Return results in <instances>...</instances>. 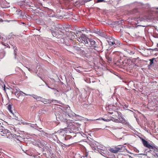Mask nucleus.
<instances>
[{"instance_id":"obj_1","label":"nucleus","mask_w":158,"mask_h":158,"mask_svg":"<svg viewBox=\"0 0 158 158\" xmlns=\"http://www.w3.org/2000/svg\"><path fill=\"white\" fill-rule=\"evenodd\" d=\"M80 40L81 42L85 44L86 46L91 47L96 52H98L99 51L96 42L93 39H89L85 35L82 34Z\"/></svg>"},{"instance_id":"obj_2","label":"nucleus","mask_w":158,"mask_h":158,"mask_svg":"<svg viewBox=\"0 0 158 158\" xmlns=\"http://www.w3.org/2000/svg\"><path fill=\"white\" fill-rule=\"evenodd\" d=\"M56 116L60 120L64 122H67V120H68L70 117V115L65 111H62L60 113L57 114Z\"/></svg>"},{"instance_id":"obj_3","label":"nucleus","mask_w":158,"mask_h":158,"mask_svg":"<svg viewBox=\"0 0 158 158\" xmlns=\"http://www.w3.org/2000/svg\"><path fill=\"white\" fill-rule=\"evenodd\" d=\"M114 115L113 116L114 118H113L112 120L115 122H118V121H119V123H122L123 124L125 123V121L124 118L122 117V114L121 112L117 111L114 112Z\"/></svg>"},{"instance_id":"obj_4","label":"nucleus","mask_w":158,"mask_h":158,"mask_svg":"<svg viewBox=\"0 0 158 158\" xmlns=\"http://www.w3.org/2000/svg\"><path fill=\"white\" fill-rule=\"evenodd\" d=\"M122 147H115L113 148H111L109 149V151L112 153H116L118 151H121L122 150Z\"/></svg>"},{"instance_id":"obj_5","label":"nucleus","mask_w":158,"mask_h":158,"mask_svg":"<svg viewBox=\"0 0 158 158\" xmlns=\"http://www.w3.org/2000/svg\"><path fill=\"white\" fill-rule=\"evenodd\" d=\"M142 142L144 146L150 149H153L154 146L151 145L148 143V141L143 139Z\"/></svg>"},{"instance_id":"obj_6","label":"nucleus","mask_w":158,"mask_h":158,"mask_svg":"<svg viewBox=\"0 0 158 158\" xmlns=\"http://www.w3.org/2000/svg\"><path fill=\"white\" fill-rule=\"evenodd\" d=\"M40 101L43 102L44 104H46L47 103H50L53 101L57 102L56 100H54L53 99H48L43 98H42V99H41V100Z\"/></svg>"},{"instance_id":"obj_7","label":"nucleus","mask_w":158,"mask_h":158,"mask_svg":"<svg viewBox=\"0 0 158 158\" xmlns=\"http://www.w3.org/2000/svg\"><path fill=\"white\" fill-rule=\"evenodd\" d=\"M26 95H29L33 97L35 100L37 101H40L41 99H42V98L41 97L37 96V95L35 94H25Z\"/></svg>"},{"instance_id":"obj_8","label":"nucleus","mask_w":158,"mask_h":158,"mask_svg":"<svg viewBox=\"0 0 158 158\" xmlns=\"http://www.w3.org/2000/svg\"><path fill=\"white\" fill-rule=\"evenodd\" d=\"M108 44L110 46L114 45V47H115L116 45L118 44L119 43L118 40H114L113 41H109L108 42Z\"/></svg>"},{"instance_id":"obj_9","label":"nucleus","mask_w":158,"mask_h":158,"mask_svg":"<svg viewBox=\"0 0 158 158\" xmlns=\"http://www.w3.org/2000/svg\"><path fill=\"white\" fill-rule=\"evenodd\" d=\"M9 131L6 129H2L0 130V134L2 136H4V135L6 134L9 133Z\"/></svg>"},{"instance_id":"obj_10","label":"nucleus","mask_w":158,"mask_h":158,"mask_svg":"<svg viewBox=\"0 0 158 158\" xmlns=\"http://www.w3.org/2000/svg\"><path fill=\"white\" fill-rule=\"evenodd\" d=\"M10 112V113L11 116H12L13 118H17V115L18 114L14 110H13Z\"/></svg>"},{"instance_id":"obj_11","label":"nucleus","mask_w":158,"mask_h":158,"mask_svg":"<svg viewBox=\"0 0 158 158\" xmlns=\"http://www.w3.org/2000/svg\"><path fill=\"white\" fill-rule=\"evenodd\" d=\"M150 151L152 154V156L153 158H158V153H155L153 152L152 150L150 149Z\"/></svg>"},{"instance_id":"obj_12","label":"nucleus","mask_w":158,"mask_h":158,"mask_svg":"<svg viewBox=\"0 0 158 158\" xmlns=\"http://www.w3.org/2000/svg\"><path fill=\"white\" fill-rule=\"evenodd\" d=\"M13 93L14 94L16 95V94H17V95L19 97V94H22V93H23L25 95V93H24L23 91H19V90H16V92H15L14 91L13 92Z\"/></svg>"},{"instance_id":"obj_13","label":"nucleus","mask_w":158,"mask_h":158,"mask_svg":"<svg viewBox=\"0 0 158 158\" xmlns=\"http://www.w3.org/2000/svg\"><path fill=\"white\" fill-rule=\"evenodd\" d=\"M75 69L78 72H81L82 71V69L80 66L75 67Z\"/></svg>"},{"instance_id":"obj_14","label":"nucleus","mask_w":158,"mask_h":158,"mask_svg":"<svg viewBox=\"0 0 158 158\" xmlns=\"http://www.w3.org/2000/svg\"><path fill=\"white\" fill-rule=\"evenodd\" d=\"M13 49L14 50V55H15V59L16 58V56L17 53V49L16 47H13Z\"/></svg>"},{"instance_id":"obj_15","label":"nucleus","mask_w":158,"mask_h":158,"mask_svg":"<svg viewBox=\"0 0 158 158\" xmlns=\"http://www.w3.org/2000/svg\"><path fill=\"white\" fill-rule=\"evenodd\" d=\"M137 6L140 8L144 7V5L142 3L139 2L137 4Z\"/></svg>"},{"instance_id":"obj_16","label":"nucleus","mask_w":158,"mask_h":158,"mask_svg":"<svg viewBox=\"0 0 158 158\" xmlns=\"http://www.w3.org/2000/svg\"><path fill=\"white\" fill-rule=\"evenodd\" d=\"M110 0H107L106 1H105V0H97L96 1V2L97 3L100 2H110Z\"/></svg>"},{"instance_id":"obj_17","label":"nucleus","mask_w":158,"mask_h":158,"mask_svg":"<svg viewBox=\"0 0 158 158\" xmlns=\"http://www.w3.org/2000/svg\"><path fill=\"white\" fill-rule=\"evenodd\" d=\"M155 60L156 62V60H155V59L154 58L152 59H150L149 60V61H150V65H151L153 63V60Z\"/></svg>"},{"instance_id":"obj_18","label":"nucleus","mask_w":158,"mask_h":158,"mask_svg":"<svg viewBox=\"0 0 158 158\" xmlns=\"http://www.w3.org/2000/svg\"><path fill=\"white\" fill-rule=\"evenodd\" d=\"M8 109L10 112L13 110H12V105H11L9 104L8 105Z\"/></svg>"},{"instance_id":"obj_19","label":"nucleus","mask_w":158,"mask_h":158,"mask_svg":"<svg viewBox=\"0 0 158 158\" xmlns=\"http://www.w3.org/2000/svg\"><path fill=\"white\" fill-rule=\"evenodd\" d=\"M127 52L131 55H133L135 53L134 52L130 50H128Z\"/></svg>"},{"instance_id":"obj_20","label":"nucleus","mask_w":158,"mask_h":158,"mask_svg":"<svg viewBox=\"0 0 158 158\" xmlns=\"http://www.w3.org/2000/svg\"><path fill=\"white\" fill-rule=\"evenodd\" d=\"M21 11H19V10H17L16 11V14H18L20 16L21 15Z\"/></svg>"},{"instance_id":"obj_21","label":"nucleus","mask_w":158,"mask_h":158,"mask_svg":"<svg viewBox=\"0 0 158 158\" xmlns=\"http://www.w3.org/2000/svg\"><path fill=\"white\" fill-rule=\"evenodd\" d=\"M146 150H144L143 152V153H140L139 154L143 155H146L147 153L145 152Z\"/></svg>"},{"instance_id":"obj_22","label":"nucleus","mask_w":158,"mask_h":158,"mask_svg":"<svg viewBox=\"0 0 158 158\" xmlns=\"http://www.w3.org/2000/svg\"><path fill=\"white\" fill-rule=\"evenodd\" d=\"M155 147L154 146V149H151V150H153V152H154L155 153H158V150L157 149H155Z\"/></svg>"},{"instance_id":"obj_23","label":"nucleus","mask_w":158,"mask_h":158,"mask_svg":"<svg viewBox=\"0 0 158 158\" xmlns=\"http://www.w3.org/2000/svg\"><path fill=\"white\" fill-rule=\"evenodd\" d=\"M71 137V136L70 135H67L65 137V139L66 140H68L70 139Z\"/></svg>"},{"instance_id":"obj_24","label":"nucleus","mask_w":158,"mask_h":158,"mask_svg":"<svg viewBox=\"0 0 158 158\" xmlns=\"http://www.w3.org/2000/svg\"><path fill=\"white\" fill-rule=\"evenodd\" d=\"M138 11V9L137 8H135L133 10V12L132 13V14H134Z\"/></svg>"},{"instance_id":"obj_25","label":"nucleus","mask_w":158,"mask_h":158,"mask_svg":"<svg viewBox=\"0 0 158 158\" xmlns=\"http://www.w3.org/2000/svg\"><path fill=\"white\" fill-rule=\"evenodd\" d=\"M110 153L108 151H106V153H105V154L106 155V156L107 155H108L109 156V155H110Z\"/></svg>"},{"instance_id":"obj_26","label":"nucleus","mask_w":158,"mask_h":158,"mask_svg":"<svg viewBox=\"0 0 158 158\" xmlns=\"http://www.w3.org/2000/svg\"><path fill=\"white\" fill-rule=\"evenodd\" d=\"M14 137H15L16 138H17V139H19V138H20V135L18 136V135H15Z\"/></svg>"},{"instance_id":"obj_27","label":"nucleus","mask_w":158,"mask_h":158,"mask_svg":"<svg viewBox=\"0 0 158 158\" xmlns=\"http://www.w3.org/2000/svg\"><path fill=\"white\" fill-rule=\"evenodd\" d=\"M27 68L28 69V70L31 72H32L33 71L31 69H30V68H27Z\"/></svg>"},{"instance_id":"obj_28","label":"nucleus","mask_w":158,"mask_h":158,"mask_svg":"<svg viewBox=\"0 0 158 158\" xmlns=\"http://www.w3.org/2000/svg\"><path fill=\"white\" fill-rule=\"evenodd\" d=\"M51 89H53L54 90V92H55V91H56V92H59V91L57 90H56V89H55V88H51Z\"/></svg>"},{"instance_id":"obj_29","label":"nucleus","mask_w":158,"mask_h":158,"mask_svg":"<svg viewBox=\"0 0 158 158\" xmlns=\"http://www.w3.org/2000/svg\"><path fill=\"white\" fill-rule=\"evenodd\" d=\"M123 129V127H116V128L115 129Z\"/></svg>"},{"instance_id":"obj_30","label":"nucleus","mask_w":158,"mask_h":158,"mask_svg":"<svg viewBox=\"0 0 158 158\" xmlns=\"http://www.w3.org/2000/svg\"><path fill=\"white\" fill-rule=\"evenodd\" d=\"M103 120H104V121L108 122L109 121V119H103Z\"/></svg>"},{"instance_id":"obj_31","label":"nucleus","mask_w":158,"mask_h":158,"mask_svg":"<svg viewBox=\"0 0 158 158\" xmlns=\"http://www.w3.org/2000/svg\"><path fill=\"white\" fill-rule=\"evenodd\" d=\"M58 92H56V91L54 92L55 94H56V95H57V94H58ZM59 95H60L59 94Z\"/></svg>"},{"instance_id":"obj_32","label":"nucleus","mask_w":158,"mask_h":158,"mask_svg":"<svg viewBox=\"0 0 158 158\" xmlns=\"http://www.w3.org/2000/svg\"><path fill=\"white\" fill-rule=\"evenodd\" d=\"M3 44L4 45H5V46H6L7 47H8V46H7V45H8V44H7L5 43L4 44Z\"/></svg>"},{"instance_id":"obj_33","label":"nucleus","mask_w":158,"mask_h":158,"mask_svg":"<svg viewBox=\"0 0 158 158\" xmlns=\"http://www.w3.org/2000/svg\"><path fill=\"white\" fill-rule=\"evenodd\" d=\"M46 85H47V86L48 87V88H50V89H51V88L50 87H49V86H48L47 84H46Z\"/></svg>"},{"instance_id":"obj_34","label":"nucleus","mask_w":158,"mask_h":158,"mask_svg":"<svg viewBox=\"0 0 158 158\" xmlns=\"http://www.w3.org/2000/svg\"><path fill=\"white\" fill-rule=\"evenodd\" d=\"M108 60L109 61H111V59L110 58H109L108 59Z\"/></svg>"},{"instance_id":"obj_35","label":"nucleus","mask_w":158,"mask_h":158,"mask_svg":"<svg viewBox=\"0 0 158 158\" xmlns=\"http://www.w3.org/2000/svg\"><path fill=\"white\" fill-rule=\"evenodd\" d=\"M5 86L4 85V90H5Z\"/></svg>"},{"instance_id":"obj_36","label":"nucleus","mask_w":158,"mask_h":158,"mask_svg":"<svg viewBox=\"0 0 158 158\" xmlns=\"http://www.w3.org/2000/svg\"><path fill=\"white\" fill-rule=\"evenodd\" d=\"M113 113H110V114H113Z\"/></svg>"},{"instance_id":"obj_37","label":"nucleus","mask_w":158,"mask_h":158,"mask_svg":"<svg viewBox=\"0 0 158 158\" xmlns=\"http://www.w3.org/2000/svg\"><path fill=\"white\" fill-rule=\"evenodd\" d=\"M87 156V154H86V155H85V156Z\"/></svg>"},{"instance_id":"obj_38","label":"nucleus","mask_w":158,"mask_h":158,"mask_svg":"<svg viewBox=\"0 0 158 158\" xmlns=\"http://www.w3.org/2000/svg\"><path fill=\"white\" fill-rule=\"evenodd\" d=\"M52 80H53V81H54V79H52Z\"/></svg>"},{"instance_id":"obj_39","label":"nucleus","mask_w":158,"mask_h":158,"mask_svg":"<svg viewBox=\"0 0 158 158\" xmlns=\"http://www.w3.org/2000/svg\"><path fill=\"white\" fill-rule=\"evenodd\" d=\"M157 46L158 47V44H157Z\"/></svg>"},{"instance_id":"obj_40","label":"nucleus","mask_w":158,"mask_h":158,"mask_svg":"<svg viewBox=\"0 0 158 158\" xmlns=\"http://www.w3.org/2000/svg\"><path fill=\"white\" fill-rule=\"evenodd\" d=\"M54 135V136H55V137L56 138V135Z\"/></svg>"},{"instance_id":"obj_41","label":"nucleus","mask_w":158,"mask_h":158,"mask_svg":"<svg viewBox=\"0 0 158 158\" xmlns=\"http://www.w3.org/2000/svg\"><path fill=\"white\" fill-rule=\"evenodd\" d=\"M40 77V78L41 79V78L40 77Z\"/></svg>"}]
</instances>
